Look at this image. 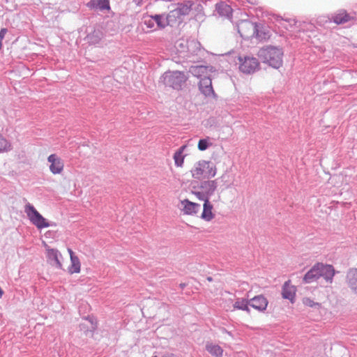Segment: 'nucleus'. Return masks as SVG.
<instances>
[{
    "label": "nucleus",
    "mask_w": 357,
    "mask_h": 357,
    "mask_svg": "<svg viewBox=\"0 0 357 357\" xmlns=\"http://www.w3.org/2000/svg\"><path fill=\"white\" fill-rule=\"evenodd\" d=\"M259 56L264 60V62L274 68L278 69L282 64L283 52L279 47L268 46L262 48L259 52Z\"/></svg>",
    "instance_id": "1"
},
{
    "label": "nucleus",
    "mask_w": 357,
    "mask_h": 357,
    "mask_svg": "<svg viewBox=\"0 0 357 357\" xmlns=\"http://www.w3.org/2000/svg\"><path fill=\"white\" fill-rule=\"evenodd\" d=\"M186 80L187 77L183 73L180 71L166 72L160 79L159 86L181 89Z\"/></svg>",
    "instance_id": "2"
},
{
    "label": "nucleus",
    "mask_w": 357,
    "mask_h": 357,
    "mask_svg": "<svg viewBox=\"0 0 357 357\" xmlns=\"http://www.w3.org/2000/svg\"><path fill=\"white\" fill-rule=\"evenodd\" d=\"M192 176L195 179H210L213 178L217 169L215 165L211 161L199 160L196 162L194 167L191 169Z\"/></svg>",
    "instance_id": "3"
},
{
    "label": "nucleus",
    "mask_w": 357,
    "mask_h": 357,
    "mask_svg": "<svg viewBox=\"0 0 357 357\" xmlns=\"http://www.w3.org/2000/svg\"><path fill=\"white\" fill-rule=\"evenodd\" d=\"M237 31L240 36L245 38L249 39L255 37L259 40L266 39V33H263L259 30L256 23H253L248 20H242L237 24Z\"/></svg>",
    "instance_id": "4"
},
{
    "label": "nucleus",
    "mask_w": 357,
    "mask_h": 357,
    "mask_svg": "<svg viewBox=\"0 0 357 357\" xmlns=\"http://www.w3.org/2000/svg\"><path fill=\"white\" fill-rule=\"evenodd\" d=\"M24 212L26 213L29 221L38 229H42L56 225L54 222H50L44 218L36 209L34 206L29 202L24 206Z\"/></svg>",
    "instance_id": "5"
},
{
    "label": "nucleus",
    "mask_w": 357,
    "mask_h": 357,
    "mask_svg": "<svg viewBox=\"0 0 357 357\" xmlns=\"http://www.w3.org/2000/svg\"><path fill=\"white\" fill-rule=\"evenodd\" d=\"M199 188L201 190H192V194L199 200L210 199L218 188L217 180H202Z\"/></svg>",
    "instance_id": "6"
},
{
    "label": "nucleus",
    "mask_w": 357,
    "mask_h": 357,
    "mask_svg": "<svg viewBox=\"0 0 357 357\" xmlns=\"http://www.w3.org/2000/svg\"><path fill=\"white\" fill-rule=\"evenodd\" d=\"M98 325L97 318L93 314H88L82 317L79 329L86 337H93L98 328Z\"/></svg>",
    "instance_id": "7"
},
{
    "label": "nucleus",
    "mask_w": 357,
    "mask_h": 357,
    "mask_svg": "<svg viewBox=\"0 0 357 357\" xmlns=\"http://www.w3.org/2000/svg\"><path fill=\"white\" fill-rule=\"evenodd\" d=\"M240 64L239 70L245 74H252L259 68L258 59L252 56H245L243 59L238 58Z\"/></svg>",
    "instance_id": "8"
},
{
    "label": "nucleus",
    "mask_w": 357,
    "mask_h": 357,
    "mask_svg": "<svg viewBox=\"0 0 357 357\" xmlns=\"http://www.w3.org/2000/svg\"><path fill=\"white\" fill-rule=\"evenodd\" d=\"M319 267V278H322L328 284H332L334 276L339 272L335 271L332 264L317 262Z\"/></svg>",
    "instance_id": "9"
},
{
    "label": "nucleus",
    "mask_w": 357,
    "mask_h": 357,
    "mask_svg": "<svg viewBox=\"0 0 357 357\" xmlns=\"http://www.w3.org/2000/svg\"><path fill=\"white\" fill-rule=\"evenodd\" d=\"M281 294L283 299L288 300L291 304L296 302V287L291 284L289 280L282 284Z\"/></svg>",
    "instance_id": "10"
},
{
    "label": "nucleus",
    "mask_w": 357,
    "mask_h": 357,
    "mask_svg": "<svg viewBox=\"0 0 357 357\" xmlns=\"http://www.w3.org/2000/svg\"><path fill=\"white\" fill-rule=\"evenodd\" d=\"M47 258L52 266L59 270L63 269V265L60 260L62 259V255L56 248H48L47 249Z\"/></svg>",
    "instance_id": "11"
},
{
    "label": "nucleus",
    "mask_w": 357,
    "mask_h": 357,
    "mask_svg": "<svg viewBox=\"0 0 357 357\" xmlns=\"http://www.w3.org/2000/svg\"><path fill=\"white\" fill-rule=\"evenodd\" d=\"M250 307L259 312H264L268 307V301L263 295L259 294L250 298Z\"/></svg>",
    "instance_id": "12"
},
{
    "label": "nucleus",
    "mask_w": 357,
    "mask_h": 357,
    "mask_svg": "<svg viewBox=\"0 0 357 357\" xmlns=\"http://www.w3.org/2000/svg\"><path fill=\"white\" fill-rule=\"evenodd\" d=\"M47 161L50 162V170L53 174H61L63 170V162L56 154H50L47 157Z\"/></svg>",
    "instance_id": "13"
},
{
    "label": "nucleus",
    "mask_w": 357,
    "mask_h": 357,
    "mask_svg": "<svg viewBox=\"0 0 357 357\" xmlns=\"http://www.w3.org/2000/svg\"><path fill=\"white\" fill-rule=\"evenodd\" d=\"M319 279L318 264L316 262L303 275V283L310 284Z\"/></svg>",
    "instance_id": "14"
},
{
    "label": "nucleus",
    "mask_w": 357,
    "mask_h": 357,
    "mask_svg": "<svg viewBox=\"0 0 357 357\" xmlns=\"http://www.w3.org/2000/svg\"><path fill=\"white\" fill-rule=\"evenodd\" d=\"M346 282L351 291L357 294V268H349L346 275Z\"/></svg>",
    "instance_id": "15"
},
{
    "label": "nucleus",
    "mask_w": 357,
    "mask_h": 357,
    "mask_svg": "<svg viewBox=\"0 0 357 357\" xmlns=\"http://www.w3.org/2000/svg\"><path fill=\"white\" fill-rule=\"evenodd\" d=\"M181 204L183 206V211L184 214L189 215H196L200 209V204L191 202L188 199H185L181 201Z\"/></svg>",
    "instance_id": "16"
},
{
    "label": "nucleus",
    "mask_w": 357,
    "mask_h": 357,
    "mask_svg": "<svg viewBox=\"0 0 357 357\" xmlns=\"http://www.w3.org/2000/svg\"><path fill=\"white\" fill-rule=\"evenodd\" d=\"M204 202L203 204V211L201 214V218L206 222H210L212 220L215 216L213 213V206L210 202V199L202 200Z\"/></svg>",
    "instance_id": "17"
},
{
    "label": "nucleus",
    "mask_w": 357,
    "mask_h": 357,
    "mask_svg": "<svg viewBox=\"0 0 357 357\" xmlns=\"http://www.w3.org/2000/svg\"><path fill=\"white\" fill-rule=\"evenodd\" d=\"M205 349L213 357H222L223 356V349L212 342H207Z\"/></svg>",
    "instance_id": "18"
},
{
    "label": "nucleus",
    "mask_w": 357,
    "mask_h": 357,
    "mask_svg": "<svg viewBox=\"0 0 357 357\" xmlns=\"http://www.w3.org/2000/svg\"><path fill=\"white\" fill-rule=\"evenodd\" d=\"M186 145L181 146L174 153L173 159L174 164L178 167H181L184 163L185 155L183 154L184 151L186 149Z\"/></svg>",
    "instance_id": "19"
},
{
    "label": "nucleus",
    "mask_w": 357,
    "mask_h": 357,
    "mask_svg": "<svg viewBox=\"0 0 357 357\" xmlns=\"http://www.w3.org/2000/svg\"><path fill=\"white\" fill-rule=\"evenodd\" d=\"M233 307L234 310H239L246 312L247 313H250V299L248 298H238L234 303L233 304Z\"/></svg>",
    "instance_id": "20"
},
{
    "label": "nucleus",
    "mask_w": 357,
    "mask_h": 357,
    "mask_svg": "<svg viewBox=\"0 0 357 357\" xmlns=\"http://www.w3.org/2000/svg\"><path fill=\"white\" fill-rule=\"evenodd\" d=\"M193 3L190 1H185L182 3H178L175 8L177 10L178 14L183 17L189 14L192 9Z\"/></svg>",
    "instance_id": "21"
},
{
    "label": "nucleus",
    "mask_w": 357,
    "mask_h": 357,
    "mask_svg": "<svg viewBox=\"0 0 357 357\" xmlns=\"http://www.w3.org/2000/svg\"><path fill=\"white\" fill-rule=\"evenodd\" d=\"M166 16L167 17V21H169V26H174L176 24L181 23L183 20L181 15L178 14L176 8L170 10Z\"/></svg>",
    "instance_id": "22"
},
{
    "label": "nucleus",
    "mask_w": 357,
    "mask_h": 357,
    "mask_svg": "<svg viewBox=\"0 0 357 357\" xmlns=\"http://www.w3.org/2000/svg\"><path fill=\"white\" fill-rule=\"evenodd\" d=\"M89 5L92 8H97L100 10L110 9L109 0H91Z\"/></svg>",
    "instance_id": "23"
},
{
    "label": "nucleus",
    "mask_w": 357,
    "mask_h": 357,
    "mask_svg": "<svg viewBox=\"0 0 357 357\" xmlns=\"http://www.w3.org/2000/svg\"><path fill=\"white\" fill-rule=\"evenodd\" d=\"M70 266L68 267V273L70 274L79 273L81 271V263L78 257H72L70 259Z\"/></svg>",
    "instance_id": "24"
},
{
    "label": "nucleus",
    "mask_w": 357,
    "mask_h": 357,
    "mask_svg": "<svg viewBox=\"0 0 357 357\" xmlns=\"http://www.w3.org/2000/svg\"><path fill=\"white\" fill-rule=\"evenodd\" d=\"M207 71V67L204 66H194L189 68V73L197 78L204 76Z\"/></svg>",
    "instance_id": "25"
},
{
    "label": "nucleus",
    "mask_w": 357,
    "mask_h": 357,
    "mask_svg": "<svg viewBox=\"0 0 357 357\" xmlns=\"http://www.w3.org/2000/svg\"><path fill=\"white\" fill-rule=\"evenodd\" d=\"M333 19L335 24H341L348 22L350 17L344 10H341L338 13L335 14Z\"/></svg>",
    "instance_id": "26"
},
{
    "label": "nucleus",
    "mask_w": 357,
    "mask_h": 357,
    "mask_svg": "<svg viewBox=\"0 0 357 357\" xmlns=\"http://www.w3.org/2000/svg\"><path fill=\"white\" fill-rule=\"evenodd\" d=\"M216 10L220 15L225 17H229L232 11L231 8L225 3H218L216 5Z\"/></svg>",
    "instance_id": "27"
},
{
    "label": "nucleus",
    "mask_w": 357,
    "mask_h": 357,
    "mask_svg": "<svg viewBox=\"0 0 357 357\" xmlns=\"http://www.w3.org/2000/svg\"><path fill=\"white\" fill-rule=\"evenodd\" d=\"M102 37V33L99 30H95L87 36L88 43L92 45L98 44Z\"/></svg>",
    "instance_id": "28"
},
{
    "label": "nucleus",
    "mask_w": 357,
    "mask_h": 357,
    "mask_svg": "<svg viewBox=\"0 0 357 357\" xmlns=\"http://www.w3.org/2000/svg\"><path fill=\"white\" fill-rule=\"evenodd\" d=\"M155 23L159 28H165L169 25V21L165 15H153Z\"/></svg>",
    "instance_id": "29"
},
{
    "label": "nucleus",
    "mask_w": 357,
    "mask_h": 357,
    "mask_svg": "<svg viewBox=\"0 0 357 357\" xmlns=\"http://www.w3.org/2000/svg\"><path fill=\"white\" fill-rule=\"evenodd\" d=\"M213 145L211 142V139L209 137H206L205 138H201L198 141L197 149L201 151H204L207 150L209 147Z\"/></svg>",
    "instance_id": "30"
},
{
    "label": "nucleus",
    "mask_w": 357,
    "mask_h": 357,
    "mask_svg": "<svg viewBox=\"0 0 357 357\" xmlns=\"http://www.w3.org/2000/svg\"><path fill=\"white\" fill-rule=\"evenodd\" d=\"M288 22L289 23V29H291V31H294L298 29V31H305L303 26L307 25L305 22H301L296 20L295 19H290L288 20Z\"/></svg>",
    "instance_id": "31"
},
{
    "label": "nucleus",
    "mask_w": 357,
    "mask_h": 357,
    "mask_svg": "<svg viewBox=\"0 0 357 357\" xmlns=\"http://www.w3.org/2000/svg\"><path fill=\"white\" fill-rule=\"evenodd\" d=\"M199 89H213L212 81L206 76H204L199 81Z\"/></svg>",
    "instance_id": "32"
},
{
    "label": "nucleus",
    "mask_w": 357,
    "mask_h": 357,
    "mask_svg": "<svg viewBox=\"0 0 357 357\" xmlns=\"http://www.w3.org/2000/svg\"><path fill=\"white\" fill-rule=\"evenodd\" d=\"M142 24L145 25L147 29H151L155 26V20L153 15L151 16H144L142 18Z\"/></svg>",
    "instance_id": "33"
},
{
    "label": "nucleus",
    "mask_w": 357,
    "mask_h": 357,
    "mask_svg": "<svg viewBox=\"0 0 357 357\" xmlns=\"http://www.w3.org/2000/svg\"><path fill=\"white\" fill-rule=\"evenodd\" d=\"M11 149V144L0 134V153Z\"/></svg>",
    "instance_id": "34"
},
{
    "label": "nucleus",
    "mask_w": 357,
    "mask_h": 357,
    "mask_svg": "<svg viewBox=\"0 0 357 357\" xmlns=\"http://www.w3.org/2000/svg\"><path fill=\"white\" fill-rule=\"evenodd\" d=\"M303 303L307 307L312 308H319L321 307V303L314 301L309 297H305L303 299Z\"/></svg>",
    "instance_id": "35"
},
{
    "label": "nucleus",
    "mask_w": 357,
    "mask_h": 357,
    "mask_svg": "<svg viewBox=\"0 0 357 357\" xmlns=\"http://www.w3.org/2000/svg\"><path fill=\"white\" fill-rule=\"evenodd\" d=\"M205 96H212L215 99L218 98V95L215 93V91H200Z\"/></svg>",
    "instance_id": "36"
},
{
    "label": "nucleus",
    "mask_w": 357,
    "mask_h": 357,
    "mask_svg": "<svg viewBox=\"0 0 357 357\" xmlns=\"http://www.w3.org/2000/svg\"><path fill=\"white\" fill-rule=\"evenodd\" d=\"M201 185V181H192L190 183V186L192 188V190H200V186Z\"/></svg>",
    "instance_id": "37"
},
{
    "label": "nucleus",
    "mask_w": 357,
    "mask_h": 357,
    "mask_svg": "<svg viewBox=\"0 0 357 357\" xmlns=\"http://www.w3.org/2000/svg\"><path fill=\"white\" fill-rule=\"evenodd\" d=\"M6 32H7V29H1L0 30V39H1V42H2V40L4 38L5 34L6 33Z\"/></svg>",
    "instance_id": "38"
},
{
    "label": "nucleus",
    "mask_w": 357,
    "mask_h": 357,
    "mask_svg": "<svg viewBox=\"0 0 357 357\" xmlns=\"http://www.w3.org/2000/svg\"><path fill=\"white\" fill-rule=\"evenodd\" d=\"M192 46H194V47H196L199 48V47L200 46V44L198 42L192 41L188 45V48H190Z\"/></svg>",
    "instance_id": "39"
},
{
    "label": "nucleus",
    "mask_w": 357,
    "mask_h": 357,
    "mask_svg": "<svg viewBox=\"0 0 357 357\" xmlns=\"http://www.w3.org/2000/svg\"><path fill=\"white\" fill-rule=\"evenodd\" d=\"M152 357H158V356H153ZM162 357H177V356L174 354H167L163 355Z\"/></svg>",
    "instance_id": "40"
},
{
    "label": "nucleus",
    "mask_w": 357,
    "mask_h": 357,
    "mask_svg": "<svg viewBox=\"0 0 357 357\" xmlns=\"http://www.w3.org/2000/svg\"><path fill=\"white\" fill-rule=\"evenodd\" d=\"M68 253L70 255V258L71 259V256L73 257H77L75 254V252L72 250L70 248H68Z\"/></svg>",
    "instance_id": "41"
},
{
    "label": "nucleus",
    "mask_w": 357,
    "mask_h": 357,
    "mask_svg": "<svg viewBox=\"0 0 357 357\" xmlns=\"http://www.w3.org/2000/svg\"><path fill=\"white\" fill-rule=\"evenodd\" d=\"M133 2L138 6H141L143 3V0H133Z\"/></svg>",
    "instance_id": "42"
},
{
    "label": "nucleus",
    "mask_w": 357,
    "mask_h": 357,
    "mask_svg": "<svg viewBox=\"0 0 357 357\" xmlns=\"http://www.w3.org/2000/svg\"><path fill=\"white\" fill-rule=\"evenodd\" d=\"M186 286H187V284L185 282H181L179 284V287L181 290H183Z\"/></svg>",
    "instance_id": "43"
},
{
    "label": "nucleus",
    "mask_w": 357,
    "mask_h": 357,
    "mask_svg": "<svg viewBox=\"0 0 357 357\" xmlns=\"http://www.w3.org/2000/svg\"><path fill=\"white\" fill-rule=\"evenodd\" d=\"M222 332L223 333H227V334L228 331H227L226 328H223L222 329Z\"/></svg>",
    "instance_id": "44"
},
{
    "label": "nucleus",
    "mask_w": 357,
    "mask_h": 357,
    "mask_svg": "<svg viewBox=\"0 0 357 357\" xmlns=\"http://www.w3.org/2000/svg\"><path fill=\"white\" fill-rule=\"evenodd\" d=\"M207 280H208V281H212V280H213V279H212V278H211V277H208V278H207Z\"/></svg>",
    "instance_id": "45"
},
{
    "label": "nucleus",
    "mask_w": 357,
    "mask_h": 357,
    "mask_svg": "<svg viewBox=\"0 0 357 357\" xmlns=\"http://www.w3.org/2000/svg\"><path fill=\"white\" fill-rule=\"evenodd\" d=\"M227 334H228L229 336H232V333H231V332H230V331H228V332H227Z\"/></svg>",
    "instance_id": "46"
},
{
    "label": "nucleus",
    "mask_w": 357,
    "mask_h": 357,
    "mask_svg": "<svg viewBox=\"0 0 357 357\" xmlns=\"http://www.w3.org/2000/svg\"><path fill=\"white\" fill-rule=\"evenodd\" d=\"M307 24V26L309 25V24ZM306 26H307V25H306ZM310 26H312V24H310ZM303 27H304V29H305V26H303Z\"/></svg>",
    "instance_id": "47"
}]
</instances>
